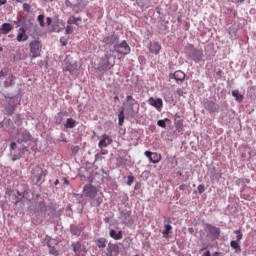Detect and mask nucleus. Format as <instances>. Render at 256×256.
<instances>
[{"instance_id":"obj_1","label":"nucleus","mask_w":256,"mask_h":256,"mask_svg":"<svg viewBox=\"0 0 256 256\" xmlns=\"http://www.w3.org/2000/svg\"><path fill=\"white\" fill-rule=\"evenodd\" d=\"M186 57L187 59H190V61H194V63H201L205 54H203L201 49H197L190 44L186 51Z\"/></svg>"},{"instance_id":"obj_2","label":"nucleus","mask_w":256,"mask_h":256,"mask_svg":"<svg viewBox=\"0 0 256 256\" xmlns=\"http://www.w3.org/2000/svg\"><path fill=\"white\" fill-rule=\"evenodd\" d=\"M135 105H137V100H135L133 96L128 95L126 96V102L123 103L122 110H124L129 117H133V114L135 113Z\"/></svg>"},{"instance_id":"obj_3","label":"nucleus","mask_w":256,"mask_h":256,"mask_svg":"<svg viewBox=\"0 0 256 256\" xmlns=\"http://www.w3.org/2000/svg\"><path fill=\"white\" fill-rule=\"evenodd\" d=\"M46 245L48 247V251L50 255L58 256L59 255V249H57V245H59V242L53 238H51L49 235L45 237Z\"/></svg>"},{"instance_id":"obj_4","label":"nucleus","mask_w":256,"mask_h":256,"mask_svg":"<svg viewBox=\"0 0 256 256\" xmlns=\"http://www.w3.org/2000/svg\"><path fill=\"white\" fill-rule=\"evenodd\" d=\"M113 52L117 53L118 55H129V53H131V47L127 41L123 40L121 43H117L114 46Z\"/></svg>"},{"instance_id":"obj_5","label":"nucleus","mask_w":256,"mask_h":256,"mask_svg":"<svg viewBox=\"0 0 256 256\" xmlns=\"http://www.w3.org/2000/svg\"><path fill=\"white\" fill-rule=\"evenodd\" d=\"M32 181L39 183L42 177H47V170H43L41 167L36 166L32 169Z\"/></svg>"},{"instance_id":"obj_6","label":"nucleus","mask_w":256,"mask_h":256,"mask_svg":"<svg viewBox=\"0 0 256 256\" xmlns=\"http://www.w3.org/2000/svg\"><path fill=\"white\" fill-rule=\"evenodd\" d=\"M41 42L34 40L30 42V52L32 54L33 59H37V57H41Z\"/></svg>"},{"instance_id":"obj_7","label":"nucleus","mask_w":256,"mask_h":256,"mask_svg":"<svg viewBox=\"0 0 256 256\" xmlns=\"http://www.w3.org/2000/svg\"><path fill=\"white\" fill-rule=\"evenodd\" d=\"M83 192L86 197L93 199V197H97L99 190H97V187L93 186V184H87L84 186Z\"/></svg>"},{"instance_id":"obj_8","label":"nucleus","mask_w":256,"mask_h":256,"mask_svg":"<svg viewBox=\"0 0 256 256\" xmlns=\"http://www.w3.org/2000/svg\"><path fill=\"white\" fill-rule=\"evenodd\" d=\"M111 57H113L111 54H105V56L102 59V62L100 63V71H109V69L113 67L114 63H111Z\"/></svg>"},{"instance_id":"obj_9","label":"nucleus","mask_w":256,"mask_h":256,"mask_svg":"<svg viewBox=\"0 0 256 256\" xmlns=\"http://www.w3.org/2000/svg\"><path fill=\"white\" fill-rule=\"evenodd\" d=\"M102 43H105L106 45H108V47H111V45L115 47L117 43H119V35L115 33L108 34L103 38Z\"/></svg>"},{"instance_id":"obj_10","label":"nucleus","mask_w":256,"mask_h":256,"mask_svg":"<svg viewBox=\"0 0 256 256\" xmlns=\"http://www.w3.org/2000/svg\"><path fill=\"white\" fill-rule=\"evenodd\" d=\"M204 108L206 111H209V113H217V111H219V104L213 102L212 100H207L204 102Z\"/></svg>"},{"instance_id":"obj_11","label":"nucleus","mask_w":256,"mask_h":256,"mask_svg":"<svg viewBox=\"0 0 256 256\" xmlns=\"http://www.w3.org/2000/svg\"><path fill=\"white\" fill-rule=\"evenodd\" d=\"M144 155L148 157L150 163L157 164L161 161V154H158L157 152L145 151Z\"/></svg>"},{"instance_id":"obj_12","label":"nucleus","mask_w":256,"mask_h":256,"mask_svg":"<svg viewBox=\"0 0 256 256\" xmlns=\"http://www.w3.org/2000/svg\"><path fill=\"white\" fill-rule=\"evenodd\" d=\"M148 103L149 105H151V107H154L155 109H157V111H161V109H163V99L161 98H153V97H150L148 99Z\"/></svg>"},{"instance_id":"obj_13","label":"nucleus","mask_w":256,"mask_h":256,"mask_svg":"<svg viewBox=\"0 0 256 256\" xmlns=\"http://www.w3.org/2000/svg\"><path fill=\"white\" fill-rule=\"evenodd\" d=\"M16 147H17V143H15V142L10 143V157H11L12 161H14V162L19 161V159H21V154H20L19 150H18V152L15 151Z\"/></svg>"},{"instance_id":"obj_14","label":"nucleus","mask_w":256,"mask_h":256,"mask_svg":"<svg viewBox=\"0 0 256 256\" xmlns=\"http://www.w3.org/2000/svg\"><path fill=\"white\" fill-rule=\"evenodd\" d=\"M107 256H118L119 255V245L113 244V243H108L107 246Z\"/></svg>"},{"instance_id":"obj_15","label":"nucleus","mask_w":256,"mask_h":256,"mask_svg":"<svg viewBox=\"0 0 256 256\" xmlns=\"http://www.w3.org/2000/svg\"><path fill=\"white\" fill-rule=\"evenodd\" d=\"M170 79H175L176 83H183L185 81V74L181 70L175 71V73L169 75Z\"/></svg>"},{"instance_id":"obj_16","label":"nucleus","mask_w":256,"mask_h":256,"mask_svg":"<svg viewBox=\"0 0 256 256\" xmlns=\"http://www.w3.org/2000/svg\"><path fill=\"white\" fill-rule=\"evenodd\" d=\"M111 143H113V139H111V137H109V135L104 134V135H102V139L98 143V147H100V149H103V148L107 147L108 145H111Z\"/></svg>"},{"instance_id":"obj_17","label":"nucleus","mask_w":256,"mask_h":256,"mask_svg":"<svg viewBox=\"0 0 256 256\" xmlns=\"http://www.w3.org/2000/svg\"><path fill=\"white\" fill-rule=\"evenodd\" d=\"M27 141H31V133L24 130L18 134V143H27Z\"/></svg>"},{"instance_id":"obj_18","label":"nucleus","mask_w":256,"mask_h":256,"mask_svg":"<svg viewBox=\"0 0 256 256\" xmlns=\"http://www.w3.org/2000/svg\"><path fill=\"white\" fill-rule=\"evenodd\" d=\"M27 39H29V36L27 35L25 28L20 27L18 30V35L16 37V41H18V43H21L27 41Z\"/></svg>"},{"instance_id":"obj_19","label":"nucleus","mask_w":256,"mask_h":256,"mask_svg":"<svg viewBox=\"0 0 256 256\" xmlns=\"http://www.w3.org/2000/svg\"><path fill=\"white\" fill-rule=\"evenodd\" d=\"M148 49L153 55H159V53L161 52V44H159L158 42H151L148 45Z\"/></svg>"},{"instance_id":"obj_20","label":"nucleus","mask_w":256,"mask_h":256,"mask_svg":"<svg viewBox=\"0 0 256 256\" xmlns=\"http://www.w3.org/2000/svg\"><path fill=\"white\" fill-rule=\"evenodd\" d=\"M206 231H208L210 235H213V237H219V235H221V229L211 224H206Z\"/></svg>"},{"instance_id":"obj_21","label":"nucleus","mask_w":256,"mask_h":256,"mask_svg":"<svg viewBox=\"0 0 256 256\" xmlns=\"http://www.w3.org/2000/svg\"><path fill=\"white\" fill-rule=\"evenodd\" d=\"M120 219L123 221L125 225L131 223V212L127 210L121 211Z\"/></svg>"},{"instance_id":"obj_22","label":"nucleus","mask_w":256,"mask_h":256,"mask_svg":"<svg viewBox=\"0 0 256 256\" xmlns=\"http://www.w3.org/2000/svg\"><path fill=\"white\" fill-rule=\"evenodd\" d=\"M109 235L115 241H121L123 239V231H116L115 229H110Z\"/></svg>"},{"instance_id":"obj_23","label":"nucleus","mask_w":256,"mask_h":256,"mask_svg":"<svg viewBox=\"0 0 256 256\" xmlns=\"http://www.w3.org/2000/svg\"><path fill=\"white\" fill-rule=\"evenodd\" d=\"M91 207H101V204L103 203V196L96 195V197L90 198Z\"/></svg>"},{"instance_id":"obj_24","label":"nucleus","mask_w":256,"mask_h":256,"mask_svg":"<svg viewBox=\"0 0 256 256\" xmlns=\"http://www.w3.org/2000/svg\"><path fill=\"white\" fill-rule=\"evenodd\" d=\"M77 67V63L68 64L66 67L63 68V71L70 72V75H77V72L79 71Z\"/></svg>"},{"instance_id":"obj_25","label":"nucleus","mask_w":256,"mask_h":256,"mask_svg":"<svg viewBox=\"0 0 256 256\" xmlns=\"http://www.w3.org/2000/svg\"><path fill=\"white\" fill-rule=\"evenodd\" d=\"M10 31H13V25L10 23H4L1 25L0 34L7 35Z\"/></svg>"},{"instance_id":"obj_26","label":"nucleus","mask_w":256,"mask_h":256,"mask_svg":"<svg viewBox=\"0 0 256 256\" xmlns=\"http://www.w3.org/2000/svg\"><path fill=\"white\" fill-rule=\"evenodd\" d=\"M77 124V120L73 118H67L66 123L64 124L65 129H74Z\"/></svg>"},{"instance_id":"obj_27","label":"nucleus","mask_w":256,"mask_h":256,"mask_svg":"<svg viewBox=\"0 0 256 256\" xmlns=\"http://www.w3.org/2000/svg\"><path fill=\"white\" fill-rule=\"evenodd\" d=\"M171 231H173V226H171V224H165L164 225V230L162 231V235L165 239H167V237H169Z\"/></svg>"},{"instance_id":"obj_28","label":"nucleus","mask_w":256,"mask_h":256,"mask_svg":"<svg viewBox=\"0 0 256 256\" xmlns=\"http://www.w3.org/2000/svg\"><path fill=\"white\" fill-rule=\"evenodd\" d=\"M96 245L99 249H105L107 247V239L105 238H98L96 240Z\"/></svg>"},{"instance_id":"obj_29","label":"nucleus","mask_w":256,"mask_h":256,"mask_svg":"<svg viewBox=\"0 0 256 256\" xmlns=\"http://www.w3.org/2000/svg\"><path fill=\"white\" fill-rule=\"evenodd\" d=\"M232 97H234L235 101H237L238 103H241L244 99L243 94H241L239 90L232 91Z\"/></svg>"},{"instance_id":"obj_30","label":"nucleus","mask_w":256,"mask_h":256,"mask_svg":"<svg viewBox=\"0 0 256 256\" xmlns=\"http://www.w3.org/2000/svg\"><path fill=\"white\" fill-rule=\"evenodd\" d=\"M230 247L235 250V253H241V245L236 240L230 242Z\"/></svg>"},{"instance_id":"obj_31","label":"nucleus","mask_w":256,"mask_h":256,"mask_svg":"<svg viewBox=\"0 0 256 256\" xmlns=\"http://www.w3.org/2000/svg\"><path fill=\"white\" fill-rule=\"evenodd\" d=\"M15 77H13V75H9L6 79V81L4 82V87H11L13 85H15Z\"/></svg>"},{"instance_id":"obj_32","label":"nucleus","mask_w":256,"mask_h":256,"mask_svg":"<svg viewBox=\"0 0 256 256\" xmlns=\"http://www.w3.org/2000/svg\"><path fill=\"white\" fill-rule=\"evenodd\" d=\"M70 232L72 233V235H76L77 237H79V235H81V228H79V226L77 225H71Z\"/></svg>"},{"instance_id":"obj_33","label":"nucleus","mask_w":256,"mask_h":256,"mask_svg":"<svg viewBox=\"0 0 256 256\" xmlns=\"http://www.w3.org/2000/svg\"><path fill=\"white\" fill-rule=\"evenodd\" d=\"M125 123V110H120L118 114V125L121 127Z\"/></svg>"},{"instance_id":"obj_34","label":"nucleus","mask_w":256,"mask_h":256,"mask_svg":"<svg viewBox=\"0 0 256 256\" xmlns=\"http://www.w3.org/2000/svg\"><path fill=\"white\" fill-rule=\"evenodd\" d=\"M176 129L179 133L183 131V119L175 120Z\"/></svg>"},{"instance_id":"obj_35","label":"nucleus","mask_w":256,"mask_h":256,"mask_svg":"<svg viewBox=\"0 0 256 256\" xmlns=\"http://www.w3.org/2000/svg\"><path fill=\"white\" fill-rule=\"evenodd\" d=\"M18 151L20 152L21 154V157H23V155H29V147L25 146V145H22Z\"/></svg>"},{"instance_id":"obj_36","label":"nucleus","mask_w":256,"mask_h":256,"mask_svg":"<svg viewBox=\"0 0 256 256\" xmlns=\"http://www.w3.org/2000/svg\"><path fill=\"white\" fill-rule=\"evenodd\" d=\"M169 118H165L164 120H158L157 125L158 127H162V129H165L167 127V122H170Z\"/></svg>"},{"instance_id":"obj_37","label":"nucleus","mask_w":256,"mask_h":256,"mask_svg":"<svg viewBox=\"0 0 256 256\" xmlns=\"http://www.w3.org/2000/svg\"><path fill=\"white\" fill-rule=\"evenodd\" d=\"M77 21H81V18H76L75 16H71L67 23L68 25H77Z\"/></svg>"},{"instance_id":"obj_38","label":"nucleus","mask_w":256,"mask_h":256,"mask_svg":"<svg viewBox=\"0 0 256 256\" xmlns=\"http://www.w3.org/2000/svg\"><path fill=\"white\" fill-rule=\"evenodd\" d=\"M72 247H73L74 253H79V251H81V243L80 242L72 243Z\"/></svg>"},{"instance_id":"obj_39","label":"nucleus","mask_w":256,"mask_h":256,"mask_svg":"<svg viewBox=\"0 0 256 256\" xmlns=\"http://www.w3.org/2000/svg\"><path fill=\"white\" fill-rule=\"evenodd\" d=\"M37 21H38L40 27H45V15L40 14V15L37 17Z\"/></svg>"},{"instance_id":"obj_40","label":"nucleus","mask_w":256,"mask_h":256,"mask_svg":"<svg viewBox=\"0 0 256 256\" xmlns=\"http://www.w3.org/2000/svg\"><path fill=\"white\" fill-rule=\"evenodd\" d=\"M228 33H229V35H231V39H233L235 37V35H237V28H235V26H231L228 29Z\"/></svg>"},{"instance_id":"obj_41","label":"nucleus","mask_w":256,"mask_h":256,"mask_svg":"<svg viewBox=\"0 0 256 256\" xmlns=\"http://www.w3.org/2000/svg\"><path fill=\"white\" fill-rule=\"evenodd\" d=\"M38 211H40L41 213H43V211H47V206L45 205V202L40 201L38 203Z\"/></svg>"},{"instance_id":"obj_42","label":"nucleus","mask_w":256,"mask_h":256,"mask_svg":"<svg viewBox=\"0 0 256 256\" xmlns=\"http://www.w3.org/2000/svg\"><path fill=\"white\" fill-rule=\"evenodd\" d=\"M234 233L237 235L235 241L240 243L241 239H243V233H241V230H235Z\"/></svg>"},{"instance_id":"obj_43","label":"nucleus","mask_w":256,"mask_h":256,"mask_svg":"<svg viewBox=\"0 0 256 256\" xmlns=\"http://www.w3.org/2000/svg\"><path fill=\"white\" fill-rule=\"evenodd\" d=\"M133 181H135L134 176H128L127 185L131 187L133 185Z\"/></svg>"},{"instance_id":"obj_44","label":"nucleus","mask_w":256,"mask_h":256,"mask_svg":"<svg viewBox=\"0 0 256 256\" xmlns=\"http://www.w3.org/2000/svg\"><path fill=\"white\" fill-rule=\"evenodd\" d=\"M198 193H199V195L205 193V185L200 184L198 186Z\"/></svg>"},{"instance_id":"obj_45","label":"nucleus","mask_w":256,"mask_h":256,"mask_svg":"<svg viewBox=\"0 0 256 256\" xmlns=\"http://www.w3.org/2000/svg\"><path fill=\"white\" fill-rule=\"evenodd\" d=\"M23 11H26V13H29L31 11V6L27 3L23 4Z\"/></svg>"},{"instance_id":"obj_46","label":"nucleus","mask_w":256,"mask_h":256,"mask_svg":"<svg viewBox=\"0 0 256 256\" xmlns=\"http://www.w3.org/2000/svg\"><path fill=\"white\" fill-rule=\"evenodd\" d=\"M65 33L66 35H71V33H73V27L67 26L65 29Z\"/></svg>"},{"instance_id":"obj_47","label":"nucleus","mask_w":256,"mask_h":256,"mask_svg":"<svg viewBox=\"0 0 256 256\" xmlns=\"http://www.w3.org/2000/svg\"><path fill=\"white\" fill-rule=\"evenodd\" d=\"M60 43H61L62 47L67 46V39H65V37H61L60 38Z\"/></svg>"},{"instance_id":"obj_48","label":"nucleus","mask_w":256,"mask_h":256,"mask_svg":"<svg viewBox=\"0 0 256 256\" xmlns=\"http://www.w3.org/2000/svg\"><path fill=\"white\" fill-rule=\"evenodd\" d=\"M176 93H177V96H178V97H183V93H184V92H183L181 89H177V90H176Z\"/></svg>"},{"instance_id":"obj_49","label":"nucleus","mask_w":256,"mask_h":256,"mask_svg":"<svg viewBox=\"0 0 256 256\" xmlns=\"http://www.w3.org/2000/svg\"><path fill=\"white\" fill-rule=\"evenodd\" d=\"M73 197H76V199H83L82 194L73 193Z\"/></svg>"},{"instance_id":"obj_50","label":"nucleus","mask_w":256,"mask_h":256,"mask_svg":"<svg viewBox=\"0 0 256 256\" xmlns=\"http://www.w3.org/2000/svg\"><path fill=\"white\" fill-rule=\"evenodd\" d=\"M65 5H66V7H73V3H71L70 0H66Z\"/></svg>"},{"instance_id":"obj_51","label":"nucleus","mask_w":256,"mask_h":256,"mask_svg":"<svg viewBox=\"0 0 256 256\" xmlns=\"http://www.w3.org/2000/svg\"><path fill=\"white\" fill-rule=\"evenodd\" d=\"M179 189H180V191H185V189H187V185L181 184V185L179 186Z\"/></svg>"},{"instance_id":"obj_52","label":"nucleus","mask_w":256,"mask_h":256,"mask_svg":"<svg viewBox=\"0 0 256 256\" xmlns=\"http://www.w3.org/2000/svg\"><path fill=\"white\" fill-rule=\"evenodd\" d=\"M1 77H7V72L1 70V71H0V79H1Z\"/></svg>"},{"instance_id":"obj_53","label":"nucleus","mask_w":256,"mask_h":256,"mask_svg":"<svg viewBox=\"0 0 256 256\" xmlns=\"http://www.w3.org/2000/svg\"><path fill=\"white\" fill-rule=\"evenodd\" d=\"M46 23L47 25H51V23H53V20L51 19V17L46 18Z\"/></svg>"},{"instance_id":"obj_54","label":"nucleus","mask_w":256,"mask_h":256,"mask_svg":"<svg viewBox=\"0 0 256 256\" xmlns=\"http://www.w3.org/2000/svg\"><path fill=\"white\" fill-rule=\"evenodd\" d=\"M15 111V108L13 106L9 107V115H13V112Z\"/></svg>"},{"instance_id":"obj_55","label":"nucleus","mask_w":256,"mask_h":256,"mask_svg":"<svg viewBox=\"0 0 256 256\" xmlns=\"http://www.w3.org/2000/svg\"><path fill=\"white\" fill-rule=\"evenodd\" d=\"M237 183H249V180L238 179Z\"/></svg>"},{"instance_id":"obj_56","label":"nucleus","mask_w":256,"mask_h":256,"mask_svg":"<svg viewBox=\"0 0 256 256\" xmlns=\"http://www.w3.org/2000/svg\"><path fill=\"white\" fill-rule=\"evenodd\" d=\"M202 256H212V255H211V252H210V251H206V252L203 253Z\"/></svg>"},{"instance_id":"obj_57","label":"nucleus","mask_w":256,"mask_h":256,"mask_svg":"<svg viewBox=\"0 0 256 256\" xmlns=\"http://www.w3.org/2000/svg\"><path fill=\"white\" fill-rule=\"evenodd\" d=\"M139 187H141V185L139 183H136V185L134 187L135 191H137V189H139Z\"/></svg>"},{"instance_id":"obj_58","label":"nucleus","mask_w":256,"mask_h":256,"mask_svg":"<svg viewBox=\"0 0 256 256\" xmlns=\"http://www.w3.org/2000/svg\"><path fill=\"white\" fill-rule=\"evenodd\" d=\"M5 3H7V0H0V6L5 5Z\"/></svg>"},{"instance_id":"obj_59","label":"nucleus","mask_w":256,"mask_h":256,"mask_svg":"<svg viewBox=\"0 0 256 256\" xmlns=\"http://www.w3.org/2000/svg\"><path fill=\"white\" fill-rule=\"evenodd\" d=\"M17 194H18L20 197H25V194H24V193L17 192Z\"/></svg>"},{"instance_id":"obj_60","label":"nucleus","mask_w":256,"mask_h":256,"mask_svg":"<svg viewBox=\"0 0 256 256\" xmlns=\"http://www.w3.org/2000/svg\"><path fill=\"white\" fill-rule=\"evenodd\" d=\"M99 157H101V155H100V154H96V155H95V159H96V161L99 159Z\"/></svg>"},{"instance_id":"obj_61","label":"nucleus","mask_w":256,"mask_h":256,"mask_svg":"<svg viewBox=\"0 0 256 256\" xmlns=\"http://www.w3.org/2000/svg\"><path fill=\"white\" fill-rule=\"evenodd\" d=\"M245 0H236V3H244Z\"/></svg>"},{"instance_id":"obj_62","label":"nucleus","mask_w":256,"mask_h":256,"mask_svg":"<svg viewBox=\"0 0 256 256\" xmlns=\"http://www.w3.org/2000/svg\"><path fill=\"white\" fill-rule=\"evenodd\" d=\"M64 185H69L68 180H64Z\"/></svg>"},{"instance_id":"obj_63","label":"nucleus","mask_w":256,"mask_h":256,"mask_svg":"<svg viewBox=\"0 0 256 256\" xmlns=\"http://www.w3.org/2000/svg\"><path fill=\"white\" fill-rule=\"evenodd\" d=\"M212 256H219V253L215 252Z\"/></svg>"},{"instance_id":"obj_64","label":"nucleus","mask_w":256,"mask_h":256,"mask_svg":"<svg viewBox=\"0 0 256 256\" xmlns=\"http://www.w3.org/2000/svg\"><path fill=\"white\" fill-rule=\"evenodd\" d=\"M193 228H189V233H193Z\"/></svg>"}]
</instances>
